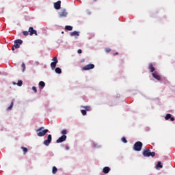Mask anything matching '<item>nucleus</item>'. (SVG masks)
Wrapping results in <instances>:
<instances>
[{
    "label": "nucleus",
    "mask_w": 175,
    "mask_h": 175,
    "mask_svg": "<svg viewBox=\"0 0 175 175\" xmlns=\"http://www.w3.org/2000/svg\"><path fill=\"white\" fill-rule=\"evenodd\" d=\"M144 157H152L154 158L155 157V152H151L150 149H146L143 152Z\"/></svg>",
    "instance_id": "obj_2"
},
{
    "label": "nucleus",
    "mask_w": 175,
    "mask_h": 175,
    "mask_svg": "<svg viewBox=\"0 0 175 175\" xmlns=\"http://www.w3.org/2000/svg\"><path fill=\"white\" fill-rule=\"evenodd\" d=\"M95 68V65L94 64H88L83 67V70H90L91 69H94Z\"/></svg>",
    "instance_id": "obj_8"
},
{
    "label": "nucleus",
    "mask_w": 175,
    "mask_h": 175,
    "mask_svg": "<svg viewBox=\"0 0 175 175\" xmlns=\"http://www.w3.org/2000/svg\"><path fill=\"white\" fill-rule=\"evenodd\" d=\"M86 111H90L91 110V107L90 106H83L82 107Z\"/></svg>",
    "instance_id": "obj_23"
},
{
    "label": "nucleus",
    "mask_w": 175,
    "mask_h": 175,
    "mask_svg": "<svg viewBox=\"0 0 175 175\" xmlns=\"http://www.w3.org/2000/svg\"><path fill=\"white\" fill-rule=\"evenodd\" d=\"M113 55H118V52L115 53Z\"/></svg>",
    "instance_id": "obj_35"
},
{
    "label": "nucleus",
    "mask_w": 175,
    "mask_h": 175,
    "mask_svg": "<svg viewBox=\"0 0 175 175\" xmlns=\"http://www.w3.org/2000/svg\"><path fill=\"white\" fill-rule=\"evenodd\" d=\"M29 33L30 36H32V35H36V36H38V32L36 30L33 29V27H32L29 28Z\"/></svg>",
    "instance_id": "obj_9"
},
{
    "label": "nucleus",
    "mask_w": 175,
    "mask_h": 175,
    "mask_svg": "<svg viewBox=\"0 0 175 175\" xmlns=\"http://www.w3.org/2000/svg\"><path fill=\"white\" fill-rule=\"evenodd\" d=\"M142 147L143 143H142L141 142H137L133 146V150H135V151H142Z\"/></svg>",
    "instance_id": "obj_3"
},
{
    "label": "nucleus",
    "mask_w": 175,
    "mask_h": 175,
    "mask_svg": "<svg viewBox=\"0 0 175 175\" xmlns=\"http://www.w3.org/2000/svg\"><path fill=\"white\" fill-rule=\"evenodd\" d=\"M21 67L23 68V72H25V64L22 63Z\"/></svg>",
    "instance_id": "obj_29"
},
{
    "label": "nucleus",
    "mask_w": 175,
    "mask_h": 175,
    "mask_svg": "<svg viewBox=\"0 0 175 175\" xmlns=\"http://www.w3.org/2000/svg\"><path fill=\"white\" fill-rule=\"evenodd\" d=\"M109 172H110V167H105L103 169V172L105 174H107V173H109Z\"/></svg>",
    "instance_id": "obj_15"
},
{
    "label": "nucleus",
    "mask_w": 175,
    "mask_h": 175,
    "mask_svg": "<svg viewBox=\"0 0 175 175\" xmlns=\"http://www.w3.org/2000/svg\"><path fill=\"white\" fill-rule=\"evenodd\" d=\"M77 53H78V54H81V53H83V51H81V49H79L77 51Z\"/></svg>",
    "instance_id": "obj_33"
},
{
    "label": "nucleus",
    "mask_w": 175,
    "mask_h": 175,
    "mask_svg": "<svg viewBox=\"0 0 175 175\" xmlns=\"http://www.w3.org/2000/svg\"><path fill=\"white\" fill-rule=\"evenodd\" d=\"M55 73H57V75H61L62 73V70H61L60 68H56L55 70Z\"/></svg>",
    "instance_id": "obj_17"
},
{
    "label": "nucleus",
    "mask_w": 175,
    "mask_h": 175,
    "mask_svg": "<svg viewBox=\"0 0 175 175\" xmlns=\"http://www.w3.org/2000/svg\"><path fill=\"white\" fill-rule=\"evenodd\" d=\"M66 135H62L56 140V143H62V142H65V140H66Z\"/></svg>",
    "instance_id": "obj_10"
},
{
    "label": "nucleus",
    "mask_w": 175,
    "mask_h": 175,
    "mask_svg": "<svg viewBox=\"0 0 175 175\" xmlns=\"http://www.w3.org/2000/svg\"><path fill=\"white\" fill-rule=\"evenodd\" d=\"M23 34L25 36H28V35H29V31H23Z\"/></svg>",
    "instance_id": "obj_27"
},
{
    "label": "nucleus",
    "mask_w": 175,
    "mask_h": 175,
    "mask_svg": "<svg viewBox=\"0 0 175 175\" xmlns=\"http://www.w3.org/2000/svg\"><path fill=\"white\" fill-rule=\"evenodd\" d=\"M62 33H64V31H62Z\"/></svg>",
    "instance_id": "obj_38"
},
{
    "label": "nucleus",
    "mask_w": 175,
    "mask_h": 175,
    "mask_svg": "<svg viewBox=\"0 0 175 175\" xmlns=\"http://www.w3.org/2000/svg\"><path fill=\"white\" fill-rule=\"evenodd\" d=\"M0 75H1V72H0Z\"/></svg>",
    "instance_id": "obj_40"
},
{
    "label": "nucleus",
    "mask_w": 175,
    "mask_h": 175,
    "mask_svg": "<svg viewBox=\"0 0 175 175\" xmlns=\"http://www.w3.org/2000/svg\"><path fill=\"white\" fill-rule=\"evenodd\" d=\"M57 172H58V169L57 168V167L53 166V169H52L53 174H55L57 173Z\"/></svg>",
    "instance_id": "obj_22"
},
{
    "label": "nucleus",
    "mask_w": 175,
    "mask_h": 175,
    "mask_svg": "<svg viewBox=\"0 0 175 175\" xmlns=\"http://www.w3.org/2000/svg\"><path fill=\"white\" fill-rule=\"evenodd\" d=\"M93 1H94V2H96L97 0H93Z\"/></svg>",
    "instance_id": "obj_37"
},
{
    "label": "nucleus",
    "mask_w": 175,
    "mask_h": 175,
    "mask_svg": "<svg viewBox=\"0 0 175 175\" xmlns=\"http://www.w3.org/2000/svg\"><path fill=\"white\" fill-rule=\"evenodd\" d=\"M39 87H41V88H44L46 87V83L43 81H40L38 83Z\"/></svg>",
    "instance_id": "obj_18"
},
{
    "label": "nucleus",
    "mask_w": 175,
    "mask_h": 175,
    "mask_svg": "<svg viewBox=\"0 0 175 175\" xmlns=\"http://www.w3.org/2000/svg\"><path fill=\"white\" fill-rule=\"evenodd\" d=\"M148 69L152 73H153V72H155V68H154V66L151 63L149 64Z\"/></svg>",
    "instance_id": "obj_14"
},
{
    "label": "nucleus",
    "mask_w": 175,
    "mask_h": 175,
    "mask_svg": "<svg viewBox=\"0 0 175 175\" xmlns=\"http://www.w3.org/2000/svg\"><path fill=\"white\" fill-rule=\"evenodd\" d=\"M13 105H14V103L12 102V103H11V105L8 107V108L7 109V110H12V109H13Z\"/></svg>",
    "instance_id": "obj_25"
},
{
    "label": "nucleus",
    "mask_w": 175,
    "mask_h": 175,
    "mask_svg": "<svg viewBox=\"0 0 175 175\" xmlns=\"http://www.w3.org/2000/svg\"><path fill=\"white\" fill-rule=\"evenodd\" d=\"M58 16L60 18L66 17L68 16V11L66 9H63L58 13Z\"/></svg>",
    "instance_id": "obj_5"
},
{
    "label": "nucleus",
    "mask_w": 175,
    "mask_h": 175,
    "mask_svg": "<svg viewBox=\"0 0 175 175\" xmlns=\"http://www.w3.org/2000/svg\"><path fill=\"white\" fill-rule=\"evenodd\" d=\"M122 142L123 143H128V141L126 140V138H125V137H122Z\"/></svg>",
    "instance_id": "obj_28"
},
{
    "label": "nucleus",
    "mask_w": 175,
    "mask_h": 175,
    "mask_svg": "<svg viewBox=\"0 0 175 175\" xmlns=\"http://www.w3.org/2000/svg\"><path fill=\"white\" fill-rule=\"evenodd\" d=\"M52 61L53 62L51 64V67L52 69H55L57 64H58V59H57V57H55L53 58Z\"/></svg>",
    "instance_id": "obj_6"
},
{
    "label": "nucleus",
    "mask_w": 175,
    "mask_h": 175,
    "mask_svg": "<svg viewBox=\"0 0 175 175\" xmlns=\"http://www.w3.org/2000/svg\"><path fill=\"white\" fill-rule=\"evenodd\" d=\"M159 167L161 169H162V167H163V165H162V163H161V161H158V163L156 165V169H159Z\"/></svg>",
    "instance_id": "obj_19"
},
{
    "label": "nucleus",
    "mask_w": 175,
    "mask_h": 175,
    "mask_svg": "<svg viewBox=\"0 0 175 175\" xmlns=\"http://www.w3.org/2000/svg\"><path fill=\"white\" fill-rule=\"evenodd\" d=\"M37 135L39 137H42L43 136H44L48 132H49V129H44V127L42 126L38 128L36 131Z\"/></svg>",
    "instance_id": "obj_1"
},
{
    "label": "nucleus",
    "mask_w": 175,
    "mask_h": 175,
    "mask_svg": "<svg viewBox=\"0 0 175 175\" xmlns=\"http://www.w3.org/2000/svg\"><path fill=\"white\" fill-rule=\"evenodd\" d=\"M66 150H69V147H68V146H66Z\"/></svg>",
    "instance_id": "obj_36"
},
{
    "label": "nucleus",
    "mask_w": 175,
    "mask_h": 175,
    "mask_svg": "<svg viewBox=\"0 0 175 175\" xmlns=\"http://www.w3.org/2000/svg\"><path fill=\"white\" fill-rule=\"evenodd\" d=\"M81 114L83 116H86L87 115V111L85 109H81Z\"/></svg>",
    "instance_id": "obj_24"
},
{
    "label": "nucleus",
    "mask_w": 175,
    "mask_h": 175,
    "mask_svg": "<svg viewBox=\"0 0 175 175\" xmlns=\"http://www.w3.org/2000/svg\"><path fill=\"white\" fill-rule=\"evenodd\" d=\"M32 90H33V92H34L35 94H36V92H38V90L36 89V87L33 86V87H32Z\"/></svg>",
    "instance_id": "obj_31"
},
{
    "label": "nucleus",
    "mask_w": 175,
    "mask_h": 175,
    "mask_svg": "<svg viewBox=\"0 0 175 175\" xmlns=\"http://www.w3.org/2000/svg\"><path fill=\"white\" fill-rule=\"evenodd\" d=\"M52 137L51 135H49L47 137V139L44 141V146H50V143H51Z\"/></svg>",
    "instance_id": "obj_7"
},
{
    "label": "nucleus",
    "mask_w": 175,
    "mask_h": 175,
    "mask_svg": "<svg viewBox=\"0 0 175 175\" xmlns=\"http://www.w3.org/2000/svg\"><path fill=\"white\" fill-rule=\"evenodd\" d=\"M17 85L18 87H21V85H23V81H21V80L18 81L17 83Z\"/></svg>",
    "instance_id": "obj_26"
},
{
    "label": "nucleus",
    "mask_w": 175,
    "mask_h": 175,
    "mask_svg": "<svg viewBox=\"0 0 175 175\" xmlns=\"http://www.w3.org/2000/svg\"><path fill=\"white\" fill-rule=\"evenodd\" d=\"M14 84L16 85V83L14 82Z\"/></svg>",
    "instance_id": "obj_39"
},
{
    "label": "nucleus",
    "mask_w": 175,
    "mask_h": 175,
    "mask_svg": "<svg viewBox=\"0 0 175 175\" xmlns=\"http://www.w3.org/2000/svg\"><path fill=\"white\" fill-rule=\"evenodd\" d=\"M73 29V27L70 25L65 26V30L66 31H72Z\"/></svg>",
    "instance_id": "obj_20"
},
{
    "label": "nucleus",
    "mask_w": 175,
    "mask_h": 175,
    "mask_svg": "<svg viewBox=\"0 0 175 175\" xmlns=\"http://www.w3.org/2000/svg\"><path fill=\"white\" fill-rule=\"evenodd\" d=\"M85 59H81L80 62H81V64H83V62H85Z\"/></svg>",
    "instance_id": "obj_34"
},
{
    "label": "nucleus",
    "mask_w": 175,
    "mask_h": 175,
    "mask_svg": "<svg viewBox=\"0 0 175 175\" xmlns=\"http://www.w3.org/2000/svg\"><path fill=\"white\" fill-rule=\"evenodd\" d=\"M70 36H79L80 35V33H79V31H72L70 33Z\"/></svg>",
    "instance_id": "obj_16"
},
{
    "label": "nucleus",
    "mask_w": 175,
    "mask_h": 175,
    "mask_svg": "<svg viewBox=\"0 0 175 175\" xmlns=\"http://www.w3.org/2000/svg\"><path fill=\"white\" fill-rule=\"evenodd\" d=\"M54 8L56 10H59L61 9V1H58L57 2L54 3Z\"/></svg>",
    "instance_id": "obj_11"
},
{
    "label": "nucleus",
    "mask_w": 175,
    "mask_h": 175,
    "mask_svg": "<svg viewBox=\"0 0 175 175\" xmlns=\"http://www.w3.org/2000/svg\"><path fill=\"white\" fill-rule=\"evenodd\" d=\"M165 118L167 121V120H170V121H174V118L172 117V114L170 113H167Z\"/></svg>",
    "instance_id": "obj_12"
},
{
    "label": "nucleus",
    "mask_w": 175,
    "mask_h": 175,
    "mask_svg": "<svg viewBox=\"0 0 175 175\" xmlns=\"http://www.w3.org/2000/svg\"><path fill=\"white\" fill-rule=\"evenodd\" d=\"M152 76L154 79H156V80H159V81L161 80V76H159V75H158V73H157V72H153V73L152 74Z\"/></svg>",
    "instance_id": "obj_13"
},
{
    "label": "nucleus",
    "mask_w": 175,
    "mask_h": 175,
    "mask_svg": "<svg viewBox=\"0 0 175 175\" xmlns=\"http://www.w3.org/2000/svg\"><path fill=\"white\" fill-rule=\"evenodd\" d=\"M105 51H106L107 53H110V51H111V49L110 48H106V49H105Z\"/></svg>",
    "instance_id": "obj_32"
},
{
    "label": "nucleus",
    "mask_w": 175,
    "mask_h": 175,
    "mask_svg": "<svg viewBox=\"0 0 175 175\" xmlns=\"http://www.w3.org/2000/svg\"><path fill=\"white\" fill-rule=\"evenodd\" d=\"M66 133H68V131H66V130H62L61 131L62 135H66Z\"/></svg>",
    "instance_id": "obj_30"
},
{
    "label": "nucleus",
    "mask_w": 175,
    "mask_h": 175,
    "mask_svg": "<svg viewBox=\"0 0 175 175\" xmlns=\"http://www.w3.org/2000/svg\"><path fill=\"white\" fill-rule=\"evenodd\" d=\"M21 148V150H23L24 155H25L28 152V148L23 146H22Z\"/></svg>",
    "instance_id": "obj_21"
},
{
    "label": "nucleus",
    "mask_w": 175,
    "mask_h": 175,
    "mask_svg": "<svg viewBox=\"0 0 175 175\" xmlns=\"http://www.w3.org/2000/svg\"><path fill=\"white\" fill-rule=\"evenodd\" d=\"M21 44H23V41L21 40H16L14 41V44L12 48V51H14V49H20V46H21Z\"/></svg>",
    "instance_id": "obj_4"
}]
</instances>
